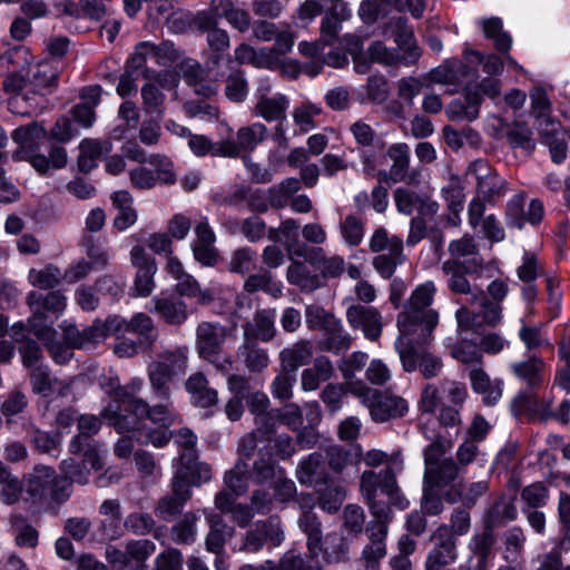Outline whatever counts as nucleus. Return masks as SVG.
<instances>
[{"mask_svg": "<svg viewBox=\"0 0 570 570\" xmlns=\"http://www.w3.org/2000/svg\"><path fill=\"white\" fill-rule=\"evenodd\" d=\"M435 293L436 287L432 281L419 284L397 315L396 326L400 335L394 347L405 372L412 373L416 370L412 344L410 341L405 342V337L419 333V338L428 341L439 323V313L431 308Z\"/></svg>", "mask_w": 570, "mask_h": 570, "instance_id": "nucleus-1", "label": "nucleus"}, {"mask_svg": "<svg viewBox=\"0 0 570 570\" xmlns=\"http://www.w3.org/2000/svg\"><path fill=\"white\" fill-rule=\"evenodd\" d=\"M298 525L307 537L308 554L303 558L294 549L287 551L283 557L284 570H321L325 562L338 561L345 557L346 546L343 538L331 533L323 539L321 523L315 514L306 513L298 519Z\"/></svg>", "mask_w": 570, "mask_h": 570, "instance_id": "nucleus-2", "label": "nucleus"}, {"mask_svg": "<svg viewBox=\"0 0 570 570\" xmlns=\"http://www.w3.org/2000/svg\"><path fill=\"white\" fill-rule=\"evenodd\" d=\"M7 60L12 66V72L3 81L6 91L27 90L30 87L36 94L57 83L59 63L56 60L35 63L32 55L24 46L11 49Z\"/></svg>", "mask_w": 570, "mask_h": 570, "instance_id": "nucleus-3", "label": "nucleus"}, {"mask_svg": "<svg viewBox=\"0 0 570 570\" xmlns=\"http://www.w3.org/2000/svg\"><path fill=\"white\" fill-rule=\"evenodd\" d=\"M395 474V471L384 469L380 472L364 471L361 475V493L374 518H387L390 514L389 505L377 500L379 494L385 495L399 510H405L410 505L397 485Z\"/></svg>", "mask_w": 570, "mask_h": 570, "instance_id": "nucleus-4", "label": "nucleus"}, {"mask_svg": "<svg viewBox=\"0 0 570 570\" xmlns=\"http://www.w3.org/2000/svg\"><path fill=\"white\" fill-rule=\"evenodd\" d=\"M101 415L119 434L142 432L146 429V420L161 428H169L175 422V414L169 405L150 407L145 401H136L132 413L118 414L110 405L102 409Z\"/></svg>", "mask_w": 570, "mask_h": 570, "instance_id": "nucleus-5", "label": "nucleus"}, {"mask_svg": "<svg viewBox=\"0 0 570 570\" xmlns=\"http://www.w3.org/2000/svg\"><path fill=\"white\" fill-rule=\"evenodd\" d=\"M347 391L361 400L368 409L372 419L377 422L403 416L409 409L404 399L390 393H381L368 387L362 381L348 382Z\"/></svg>", "mask_w": 570, "mask_h": 570, "instance_id": "nucleus-6", "label": "nucleus"}, {"mask_svg": "<svg viewBox=\"0 0 570 570\" xmlns=\"http://www.w3.org/2000/svg\"><path fill=\"white\" fill-rule=\"evenodd\" d=\"M187 366L188 356L186 347L167 350L159 354L157 360L153 361L147 367L149 382L155 393L163 399H168V382L176 376L185 374Z\"/></svg>", "mask_w": 570, "mask_h": 570, "instance_id": "nucleus-7", "label": "nucleus"}, {"mask_svg": "<svg viewBox=\"0 0 570 570\" xmlns=\"http://www.w3.org/2000/svg\"><path fill=\"white\" fill-rule=\"evenodd\" d=\"M248 409L255 415L256 430L242 438L239 452L248 456L257 446V442L271 441L275 433V413L267 411L269 405L268 396L263 392H255L246 399Z\"/></svg>", "mask_w": 570, "mask_h": 570, "instance_id": "nucleus-8", "label": "nucleus"}, {"mask_svg": "<svg viewBox=\"0 0 570 570\" xmlns=\"http://www.w3.org/2000/svg\"><path fill=\"white\" fill-rule=\"evenodd\" d=\"M147 164H139L128 171L134 188L148 190L158 184L171 185L176 181L173 161L167 156L153 154Z\"/></svg>", "mask_w": 570, "mask_h": 570, "instance_id": "nucleus-9", "label": "nucleus"}, {"mask_svg": "<svg viewBox=\"0 0 570 570\" xmlns=\"http://www.w3.org/2000/svg\"><path fill=\"white\" fill-rule=\"evenodd\" d=\"M470 304L472 306L480 307L482 315H476L474 311H470L469 307H461L456 311L455 317L458 322V330L461 335L469 330L476 332V327L482 323L494 326L502 318V307L500 303L490 302L483 294V292H473L470 297Z\"/></svg>", "mask_w": 570, "mask_h": 570, "instance_id": "nucleus-10", "label": "nucleus"}, {"mask_svg": "<svg viewBox=\"0 0 570 570\" xmlns=\"http://www.w3.org/2000/svg\"><path fill=\"white\" fill-rule=\"evenodd\" d=\"M236 499L227 491H220L215 497V507L222 512H230L233 520L242 528H245L255 514L268 512L273 503L271 495L264 491L253 493L250 507L235 505Z\"/></svg>", "mask_w": 570, "mask_h": 570, "instance_id": "nucleus-11", "label": "nucleus"}, {"mask_svg": "<svg viewBox=\"0 0 570 570\" xmlns=\"http://www.w3.org/2000/svg\"><path fill=\"white\" fill-rule=\"evenodd\" d=\"M99 386L110 397V401L106 406L112 405L114 411L118 414H122V411L128 413L134 412V403L136 401H144L142 399L136 397L144 386V380L141 377H132L126 385L121 386L119 377L109 372L99 379Z\"/></svg>", "mask_w": 570, "mask_h": 570, "instance_id": "nucleus-12", "label": "nucleus"}, {"mask_svg": "<svg viewBox=\"0 0 570 570\" xmlns=\"http://www.w3.org/2000/svg\"><path fill=\"white\" fill-rule=\"evenodd\" d=\"M27 492L31 498L49 495L57 502L65 501L70 495V483L66 479L56 475L53 469L38 465L29 474Z\"/></svg>", "mask_w": 570, "mask_h": 570, "instance_id": "nucleus-13", "label": "nucleus"}, {"mask_svg": "<svg viewBox=\"0 0 570 570\" xmlns=\"http://www.w3.org/2000/svg\"><path fill=\"white\" fill-rule=\"evenodd\" d=\"M77 421L79 433L71 440L69 451L72 454H83L85 460L90 463L92 469L100 470L102 463L99 444L90 439L100 430V420L96 415L83 414Z\"/></svg>", "mask_w": 570, "mask_h": 570, "instance_id": "nucleus-14", "label": "nucleus"}, {"mask_svg": "<svg viewBox=\"0 0 570 570\" xmlns=\"http://www.w3.org/2000/svg\"><path fill=\"white\" fill-rule=\"evenodd\" d=\"M176 58L177 51L173 43L166 41L155 45L150 41H142L135 47V51L127 60L126 66L149 79V71L146 68L148 60H154L159 66H169Z\"/></svg>", "mask_w": 570, "mask_h": 570, "instance_id": "nucleus-15", "label": "nucleus"}, {"mask_svg": "<svg viewBox=\"0 0 570 570\" xmlns=\"http://www.w3.org/2000/svg\"><path fill=\"white\" fill-rule=\"evenodd\" d=\"M174 469L173 490L183 501L190 499L191 485L198 487L212 478L210 466L206 463L197 462L196 458L189 463L187 460L174 463Z\"/></svg>", "mask_w": 570, "mask_h": 570, "instance_id": "nucleus-16", "label": "nucleus"}, {"mask_svg": "<svg viewBox=\"0 0 570 570\" xmlns=\"http://www.w3.org/2000/svg\"><path fill=\"white\" fill-rule=\"evenodd\" d=\"M255 481L257 483L272 482L275 490V497L281 502H286L296 493V485L285 478L283 469L276 466L271 456L259 451V459L254 462Z\"/></svg>", "mask_w": 570, "mask_h": 570, "instance_id": "nucleus-17", "label": "nucleus"}, {"mask_svg": "<svg viewBox=\"0 0 570 570\" xmlns=\"http://www.w3.org/2000/svg\"><path fill=\"white\" fill-rule=\"evenodd\" d=\"M60 327L65 338L70 345L83 350L94 348L102 343L109 335L118 334L117 330L112 328L110 325L109 316L105 321L96 320L90 326H87L82 331L77 330V327L68 321H65Z\"/></svg>", "mask_w": 570, "mask_h": 570, "instance_id": "nucleus-18", "label": "nucleus"}, {"mask_svg": "<svg viewBox=\"0 0 570 570\" xmlns=\"http://www.w3.org/2000/svg\"><path fill=\"white\" fill-rule=\"evenodd\" d=\"M130 263L137 269L134 281V295L139 297L149 296L154 288V276L157 272V265L145 248L136 245L130 250Z\"/></svg>", "mask_w": 570, "mask_h": 570, "instance_id": "nucleus-19", "label": "nucleus"}, {"mask_svg": "<svg viewBox=\"0 0 570 570\" xmlns=\"http://www.w3.org/2000/svg\"><path fill=\"white\" fill-rule=\"evenodd\" d=\"M461 488V481L458 480H433L429 483L424 480L422 509L428 514H439L443 509L440 494L444 495L448 501L454 502L462 497Z\"/></svg>", "mask_w": 570, "mask_h": 570, "instance_id": "nucleus-20", "label": "nucleus"}, {"mask_svg": "<svg viewBox=\"0 0 570 570\" xmlns=\"http://www.w3.org/2000/svg\"><path fill=\"white\" fill-rule=\"evenodd\" d=\"M284 538L281 521L277 518H269L267 521L257 522L255 528L246 533L238 550L244 552H257L267 541H269L273 547H278Z\"/></svg>", "mask_w": 570, "mask_h": 570, "instance_id": "nucleus-21", "label": "nucleus"}, {"mask_svg": "<svg viewBox=\"0 0 570 570\" xmlns=\"http://www.w3.org/2000/svg\"><path fill=\"white\" fill-rule=\"evenodd\" d=\"M468 175L478 181V195L489 203L500 199L505 194V181L493 173L485 160L478 159L470 164Z\"/></svg>", "mask_w": 570, "mask_h": 570, "instance_id": "nucleus-22", "label": "nucleus"}, {"mask_svg": "<svg viewBox=\"0 0 570 570\" xmlns=\"http://www.w3.org/2000/svg\"><path fill=\"white\" fill-rule=\"evenodd\" d=\"M451 259L442 265L443 272L454 271L458 265L462 266L465 273H475L481 266V257L476 250L473 238L462 237L460 240H453L449 245Z\"/></svg>", "mask_w": 570, "mask_h": 570, "instance_id": "nucleus-23", "label": "nucleus"}, {"mask_svg": "<svg viewBox=\"0 0 570 570\" xmlns=\"http://www.w3.org/2000/svg\"><path fill=\"white\" fill-rule=\"evenodd\" d=\"M177 86L178 78L175 73L170 71H164L157 75L155 82H148L141 88V98L145 110L147 112H157L158 115H163L165 95L160 89L173 91V95L176 97Z\"/></svg>", "mask_w": 570, "mask_h": 570, "instance_id": "nucleus-24", "label": "nucleus"}, {"mask_svg": "<svg viewBox=\"0 0 570 570\" xmlns=\"http://www.w3.org/2000/svg\"><path fill=\"white\" fill-rule=\"evenodd\" d=\"M444 455L443 446L433 442L424 451V480L429 483L433 480L455 481L459 476V468L452 460H442Z\"/></svg>", "mask_w": 570, "mask_h": 570, "instance_id": "nucleus-25", "label": "nucleus"}, {"mask_svg": "<svg viewBox=\"0 0 570 570\" xmlns=\"http://www.w3.org/2000/svg\"><path fill=\"white\" fill-rule=\"evenodd\" d=\"M346 318L353 328L361 330L370 341H377L383 331L381 312L372 306L352 305L346 311Z\"/></svg>", "mask_w": 570, "mask_h": 570, "instance_id": "nucleus-26", "label": "nucleus"}, {"mask_svg": "<svg viewBox=\"0 0 570 570\" xmlns=\"http://www.w3.org/2000/svg\"><path fill=\"white\" fill-rule=\"evenodd\" d=\"M109 323L112 328L117 330L118 334H136L140 344L149 346L157 337L154 321L145 313H136L130 320L118 315H110Z\"/></svg>", "mask_w": 570, "mask_h": 570, "instance_id": "nucleus-27", "label": "nucleus"}, {"mask_svg": "<svg viewBox=\"0 0 570 570\" xmlns=\"http://www.w3.org/2000/svg\"><path fill=\"white\" fill-rule=\"evenodd\" d=\"M195 238L190 244L195 261L203 266L213 267L218 261V252L215 247L216 236L204 218L195 227Z\"/></svg>", "mask_w": 570, "mask_h": 570, "instance_id": "nucleus-28", "label": "nucleus"}, {"mask_svg": "<svg viewBox=\"0 0 570 570\" xmlns=\"http://www.w3.org/2000/svg\"><path fill=\"white\" fill-rule=\"evenodd\" d=\"M523 206L524 197L522 195H517L509 200L505 213V222L509 227L522 228L525 223L535 225L541 222L544 209L540 200L532 199L527 212Z\"/></svg>", "mask_w": 570, "mask_h": 570, "instance_id": "nucleus-29", "label": "nucleus"}, {"mask_svg": "<svg viewBox=\"0 0 570 570\" xmlns=\"http://www.w3.org/2000/svg\"><path fill=\"white\" fill-rule=\"evenodd\" d=\"M42 318L43 316L39 313H36L33 317L29 318V326L31 332L47 345L56 363L66 364L73 355L72 348L77 347L70 345V343L65 337V343L55 342L53 337L57 333L52 327L48 325H46L43 328L38 327V322H42Z\"/></svg>", "mask_w": 570, "mask_h": 570, "instance_id": "nucleus-30", "label": "nucleus"}, {"mask_svg": "<svg viewBox=\"0 0 570 570\" xmlns=\"http://www.w3.org/2000/svg\"><path fill=\"white\" fill-rule=\"evenodd\" d=\"M230 331L218 323L203 322L196 330V348L203 358L223 348Z\"/></svg>", "mask_w": 570, "mask_h": 570, "instance_id": "nucleus-31", "label": "nucleus"}, {"mask_svg": "<svg viewBox=\"0 0 570 570\" xmlns=\"http://www.w3.org/2000/svg\"><path fill=\"white\" fill-rule=\"evenodd\" d=\"M28 304L32 309V316L39 313L43 316L42 322H38V327H45L46 325L52 327L53 321L49 320L45 312H49L58 317L63 313L67 306V298L60 292H50L46 296L40 293L30 292L28 295Z\"/></svg>", "mask_w": 570, "mask_h": 570, "instance_id": "nucleus-32", "label": "nucleus"}, {"mask_svg": "<svg viewBox=\"0 0 570 570\" xmlns=\"http://www.w3.org/2000/svg\"><path fill=\"white\" fill-rule=\"evenodd\" d=\"M433 539L435 547L429 553L426 570H435L456 559L455 540L449 528H439L433 534Z\"/></svg>", "mask_w": 570, "mask_h": 570, "instance_id": "nucleus-33", "label": "nucleus"}, {"mask_svg": "<svg viewBox=\"0 0 570 570\" xmlns=\"http://www.w3.org/2000/svg\"><path fill=\"white\" fill-rule=\"evenodd\" d=\"M188 147L196 157H237L238 147L232 139H222L214 142L205 135L190 134Z\"/></svg>", "mask_w": 570, "mask_h": 570, "instance_id": "nucleus-34", "label": "nucleus"}, {"mask_svg": "<svg viewBox=\"0 0 570 570\" xmlns=\"http://www.w3.org/2000/svg\"><path fill=\"white\" fill-rule=\"evenodd\" d=\"M482 98L476 91V86L465 85L464 87V101L454 99L451 101L445 114L452 121H473L479 117Z\"/></svg>", "mask_w": 570, "mask_h": 570, "instance_id": "nucleus-35", "label": "nucleus"}, {"mask_svg": "<svg viewBox=\"0 0 570 570\" xmlns=\"http://www.w3.org/2000/svg\"><path fill=\"white\" fill-rule=\"evenodd\" d=\"M296 478L301 484L316 489L331 481L326 473L325 460L320 453H312L298 463Z\"/></svg>", "mask_w": 570, "mask_h": 570, "instance_id": "nucleus-36", "label": "nucleus"}, {"mask_svg": "<svg viewBox=\"0 0 570 570\" xmlns=\"http://www.w3.org/2000/svg\"><path fill=\"white\" fill-rule=\"evenodd\" d=\"M472 72L473 70L471 67L456 59H452L445 60L444 63L432 69L428 75V79L434 83H442L458 88Z\"/></svg>", "mask_w": 570, "mask_h": 570, "instance_id": "nucleus-37", "label": "nucleus"}, {"mask_svg": "<svg viewBox=\"0 0 570 570\" xmlns=\"http://www.w3.org/2000/svg\"><path fill=\"white\" fill-rule=\"evenodd\" d=\"M531 114L535 118L538 130L551 127L552 131L559 128V121L551 116V101L547 91L535 87L530 91Z\"/></svg>", "mask_w": 570, "mask_h": 570, "instance_id": "nucleus-38", "label": "nucleus"}, {"mask_svg": "<svg viewBox=\"0 0 570 570\" xmlns=\"http://www.w3.org/2000/svg\"><path fill=\"white\" fill-rule=\"evenodd\" d=\"M237 354L243 357L245 366L250 372H262L269 365L267 351L250 338V327L244 330V342L238 347Z\"/></svg>", "mask_w": 570, "mask_h": 570, "instance_id": "nucleus-39", "label": "nucleus"}, {"mask_svg": "<svg viewBox=\"0 0 570 570\" xmlns=\"http://www.w3.org/2000/svg\"><path fill=\"white\" fill-rule=\"evenodd\" d=\"M45 137V128L37 122L13 130L12 140L19 146V150L14 153V158L18 160L24 159V155L33 153Z\"/></svg>", "mask_w": 570, "mask_h": 570, "instance_id": "nucleus-40", "label": "nucleus"}, {"mask_svg": "<svg viewBox=\"0 0 570 570\" xmlns=\"http://www.w3.org/2000/svg\"><path fill=\"white\" fill-rule=\"evenodd\" d=\"M308 249L303 250L305 258L304 263L293 261L287 268V281L288 283L298 286L303 291H314L321 284L320 276L316 273L318 269L313 267L307 261L306 255Z\"/></svg>", "mask_w": 570, "mask_h": 570, "instance_id": "nucleus-41", "label": "nucleus"}, {"mask_svg": "<svg viewBox=\"0 0 570 570\" xmlns=\"http://www.w3.org/2000/svg\"><path fill=\"white\" fill-rule=\"evenodd\" d=\"M470 380L473 391L483 396L485 404H495L501 399L503 386L501 380H491L482 368L471 370Z\"/></svg>", "mask_w": 570, "mask_h": 570, "instance_id": "nucleus-42", "label": "nucleus"}, {"mask_svg": "<svg viewBox=\"0 0 570 570\" xmlns=\"http://www.w3.org/2000/svg\"><path fill=\"white\" fill-rule=\"evenodd\" d=\"M151 302L154 307L150 312L157 313L168 324L180 325L188 317L186 304L177 297L155 296Z\"/></svg>", "mask_w": 570, "mask_h": 570, "instance_id": "nucleus-43", "label": "nucleus"}, {"mask_svg": "<svg viewBox=\"0 0 570 570\" xmlns=\"http://www.w3.org/2000/svg\"><path fill=\"white\" fill-rule=\"evenodd\" d=\"M288 107L289 99L285 95L275 94L273 96H268L262 94L257 98L254 112L266 121H277L285 117V112Z\"/></svg>", "mask_w": 570, "mask_h": 570, "instance_id": "nucleus-44", "label": "nucleus"}, {"mask_svg": "<svg viewBox=\"0 0 570 570\" xmlns=\"http://www.w3.org/2000/svg\"><path fill=\"white\" fill-rule=\"evenodd\" d=\"M185 386L193 402L200 407H209L218 401L217 391L208 387V381L200 372L191 374Z\"/></svg>", "mask_w": 570, "mask_h": 570, "instance_id": "nucleus-45", "label": "nucleus"}, {"mask_svg": "<svg viewBox=\"0 0 570 570\" xmlns=\"http://www.w3.org/2000/svg\"><path fill=\"white\" fill-rule=\"evenodd\" d=\"M112 149L109 140L85 139L79 145L78 166L83 173L90 171L97 166V160Z\"/></svg>", "mask_w": 570, "mask_h": 570, "instance_id": "nucleus-46", "label": "nucleus"}, {"mask_svg": "<svg viewBox=\"0 0 570 570\" xmlns=\"http://www.w3.org/2000/svg\"><path fill=\"white\" fill-rule=\"evenodd\" d=\"M31 384L33 392L37 394H41L46 397L51 396L53 394L66 395L68 384H65L57 379H51L46 366H36L30 372Z\"/></svg>", "mask_w": 570, "mask_h": 570, "instance_id": "nucleus-47", "label": "nucleus"}, {"mask_svg": "<svg viewBox=\"0 0 570 570\" xmlns=\"http://www.w3.org/2000/svg\"><path fill=\"white\" fill-rule=\"evenodd\" d=\"M394 41L396 43L395 49L399 53V63L412 66L420 59L421 49L411 29L400 28Z\"/></svg>", "mask_w": 570, "mask_h": 570, "instance_id": "nucleus-48", "label": "nucleus"}, {"mask_svg": "<svg viewBox=\"0 0 570 570\" xmlns=\"http://www.w3.org/2000/svg\"><path fill=\"white\" fill-rule=\"evenodd\" d=\"M305 322L308 328H320L326 333L337 332L342 327L338 318L317 304L306 306Z\"/></svg>", "mask_w": 570, "mask_h": 570, "instance_id": "nucleus-49", "label": "nucleus"}, {"mask_svg": "<svg viewBox=\"0 0 570 570\" xmlns=\"http://www.w3.org/2000/svg\"><path fill=\"white\" fill-rule=\"evenodd\" d=\"M298 227L296 220L287 219L276 230H272L269 236L286 248L292 259L294 255H303V250L307 249L304 245L296 246Z\"/></svg>", "mask_w": 570, "mask_h": 570, "instance_id": "nucleus-50", "label": "nucleus"}, {"mask_svg": "<svg viewBox=\"0 0 570 570\" xmlns=\"http://www.w3.org/2000/svg\"><path fill=\"white\" fill-rule=\"evenodd\" d=\"M255 479V471L248 473L247 464L240 460L236 465L225 474L224 482L225 489L234 498L243 495L249 487L250 479Z\"/></svg>", "mask_w": 570, "mask_h": 570, "instance_id": "nucleus-51", "label": "nucleus"}, {"mask_svg": "<svg viewBox=\"0 0 570 570\" xmlns=\"http://www.w3.org/2000/svg\"><path fill=\"white\" fill-rule=\"evenodd\" d=\"M312 347L308 342H298L292 347L284 348L281 354V365L284 372L295 373L298 367L309 362Z\"/></svg>", "mask_w": 570, "mask_h": 570, "instance_id": "nucleus-52", "label": "nucleus"}, {"mask_svg": "<svg viewBox=\"0 0 570 570\" xmlns=\"http://www.w3.org/2000/svg\"><path fill=\"white\" fill-rule=\"evenodd\" d=\"M213 8L239 32H245L249 29V13L242 8L235 7L229 0H213Z\"/></svg>", "mask_w": 570, "mask_h": 570, "instance_id": "nucleus-53", "label": "nucleus"}, {"mask_svg": "<svg viewBox=\"0 0 570 570\" xmlns=\"http://www.w3.org/2000/svg\"><path fill=\"white\" fill-rule=\"evenodd\" d=\"M542 144L547 145L553 163L561 164L566 160L568 155V144L564 137V131L561 124L556 131L551 127L539 130Z\"/></svg>", "mask_w": 570, "mask_h": 570, "instance_id": "nucleus-54", "label": "nucleus"}, {"mask_svg": "<svg viewBox=\"0 0 570 570\" xmlns=\"http://www.w3.org/2000/svg\"><path fill=\"white\" fill-rule=\"evenodd\" d=\"M306 261L318 269L324 277H336L344 271V259L338 256L325 258L322 248L308 249Z\"/></svg>", "mask_w": 570, "mask_h": 570, "instance_id": "nucleus-55", "label": "nucleus"}, {"mask_svg": "<svg viewBox=\"0 0 570 570\" xmlns=\"http://www.w3.org/2000/svg\"><path fill=\"white\" fill-rule=\"evenodd\" d=\"M387 156L393 161L389 178L394 183L404 180L410 163L409 146L404 142L393 144L387 149Z\"/></svg>", "mask_w": 570, "mask_h": 570, "instance_id": "nucleus-56", "label": "nucleus"}, {"mask_svg": "<svg viewBox=\"0 0 570 570\" xmlns=\"http://www.w3.org/2000/svg\"><path fill=\"white\" fill-rule=\"evenodd\" d=\"M275 311L263 309L256 313L253 323H247L245 328L250 327V338L263 342L271 341L275 335Z\"/></svg>", "mask_w": 570, "mask_h": 570, "instance_id": "nucleus-57", "label": "nucleus"}, {"mask_svg": "<svg viewBox=\"0 0 570 570\" xmlns=\"http://www.w3.org/2000/svg\"><path fill=\"white\" fill-rule=\"evenodd\" d=\"M415 335H416V337L414 335L406 336L405 342L410 341L412 344V348L414 351V357L416 360V368L417 367L420 368L422 375L425 379L434 377L440 373L442 363L439 357H436L430 353H426L425 351L415 350V347H414L415 343L419 344V343L425 342L422 338H419V333H416Z\"/></svg>", "mask_w": 570, "mask_h": 570, "instance_id": "nucleus-58", "label": "nucleus"}, {"mask_svg": "<svg viewBox=\"0 0 570 570\" xmlns=\"http://www.w3.org/2000/svg\"><path fill=\"white\" fill-rule=\"evenodd\" d=\"M266 132V126L261 122H254L239 128L237 131V141H234L238 147V155L242 150H254L257 145L264 140Z\"/></svg>", "mask_w": 570, "mask_h": 570, "instance_id": "nucleus-59", "label": "nucleus"}, {"mask_svg": "<svg viewBox=\"0 0 570 570\" xmlns=\"http://www.w3.org/2000/svg\"><path fill=\"white\" fill-rule=\"evenodd\" d=\"M0 499L6 504L16 503L22 493V485L17 476L0 462Z\"/></svg>", "mask_w": 570, "mask_h": 570, "instance_id": "nucleus-60", "label": "nucleus"}, {"mask_svg": "<svg viewBox=\"0 0 570 570\" xmlns=\"http://www.w3.org/2000/svg\"><path fill=\"white\" fill-rule=\"evenodd\" d=\"M484 36L492 39L499 51H508L511 48L512 39L509 33L502 30V20L499 18H489L479 21Z\"/></svg>", "mask_w": 570, "mask_h": 570, "instance_id": "nucleus-61", "label": "nucleus"}, {"mask_svg": "<svg viewBox=\"0 0 570 570\" xmlns=\"http://www.w3.org/2000/svg\"><path fill=\"white\" fill-rule=\"evenodd\" d=\"M316 493L321 509L328 513L338 511L345 499V491L340 485H335L332 481H328L326 485L317 488Z\"/></svg>", "mask_w": 570, "mask_h": 570, "instance_id": "nucleus-62", "label": "nucleus"}, {"mask_svg": "<svg viewBox=\"0 0 570 570\" xmlns=\"http://www.w3.org/2000/svg\"><path fill=\"white\" fill-rule=\"evenodd\" d=\"M28 281L35 287L49 289L56 287L62 282V274L58 267L47 265L41 269H30Z\"/></svg>", "mask_w": 570, "mask_h": 570, "instance_id": "nucleus-63", "label": "nucleus"}, {"mask_svg": "<svg viewBox=\"0 0 570 570\" xmlns=\"http://www.w3.org/2000/svg\"><path fill=\"white\" fill-rule=\"evenodd\" d=\"M322 108L309 101L302 102L293 110V120L301 132H308L316 127L315 118L321 114Z\"/></svg>", "mask_w": 570, "mask_h": 570, "instance_id": "nucleus-64", "label": "nucleus"}]
</instances>
